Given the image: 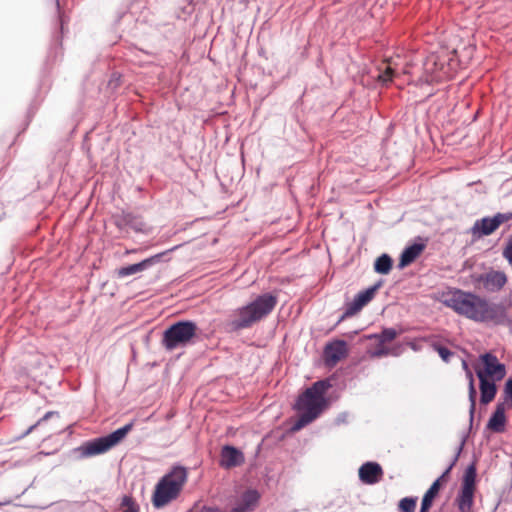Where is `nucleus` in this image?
Here are the masks:
<instances>
[{"mask_svg": "<svg viewBox=\"0 0 512 512\" xmlns=\"http://www.w3.org/2000/svg\"><path fill=\"white\" fill-rule=\"evenodd\" d=\"M54 414V412L52 411H49L47 412L41 419H39L34 425L30 426L29 429L27 430L26 434H29L31 433L38 425H40L41 422L43 421H46L47 419H49L52 415Z\"/></svg>", "mask_w": 512, "mask_h": 512, "instance_id": "72a5a7b5", "label": "nucleus"}, {"mask_svg": "<svg viewBox=\"0 0 512 512\" xmlns=\"http://www.w3.org/2000/svg\"><path fill=\"white\" fill-rule=\"evenodd\" d=\"M259 497L260 496L258 492L255 490L246 491L242 495L240 503L230 512H248L254 510L258 503Z\"/></svg>", "mask_w": 512, "mask_h": 512, "instance_id": "a211bd4d", "label": "nucleus"}, {"mask_svg": "<svg viewBox=\"0 0 512 512\" xmlns=\"http://www.w3.org/2000/svg\"><path fill=\"white\" fill-rule=\"evenodd\" d=\"M458 460V454L454 457L452 463L449 465V467L444 471V473L438 478L436 479L434 482H438L439 483V486L442 487L444 484L447 483L448 481V478H449V474L453 468V466L455 465V463L457 462Z\"/></svg>", "mask_w": 512, "mask_h": 512, "instance_id": "2f4dec72", "label": "nucleus"}, {"mask_svg": "<svg viewBox=\"0 0 512 512\" xmlns=\"http://www.w3.org/2000/svg\"><path fill=\"white\" fill-rule=\"evenodd\" d=\"M374 269L377 273L388 274L392 269V259L387 254L378 257L374 264Z\"/></svg>", "mask_w": 512, "mask_h": 512, "instance_id": "5701e85b", "label": "nucleus"}, {"mask_svg": "<svg viewBox=\"0 0 512 512\" xmlns=\"http://www.w3.org/2000/svg\"><path fill=\"white\" fill-rule=\"evenodd\" d=\"M378 80L383 84H387L391 82L395 75V68L392 66V61L388 60L383 63V67L379 68Z\"/></svg>", "mask_w": 512, "mask_h": 512, "instance_id": "4be33fe9", "label": "nucleus"}, {"mask_svg": "<svg viewBox=\"0 0 512 512\" xmlns=\"http://www.w3.org/2000/svg\"><path fill=\"white\" fill-rule=\"evenodd\" d=\"M359 478L365 484H376L383 477V469L376 462H366L359 468Z\"/></svg>", "mask_w": 512, "mask_h": 512, "instance_id": "ddd939ff", "label": "nucleus"}, {"mask_svg": "<svg viewBox=\"0 0 512 512\" xmlns=\"http://www.w3.org/2000/svg\"><path fill=\"white\" fill-rule=\"evenodd\" d=\"M482 366H475V372L480 373L483 378L500 381L506 375V367L500 363L498 358L492 353H485L480 356Z\"/></svg>", "mask_w": 512, "mask_h": 512, "instance_id": "1a4fd4ad", "label": "nucleus"}, {"mask_svg": "<svg viewBox=\"0 0 512 512\" xmlns=\"http://www.w3.org/2000/svg\"><path fill=\"white\" fill-rule=\"evenodd\" d=\"M244 461L241 451L233 446L226 445L221 450L220 465L224 468H232L239 466Z\"/></svg>", "mask_w": 512, "mask_h": 512, "instance_id": "4468645a", "label": "nucleus"}, {"mask_svg": "<svg viewBox=\"0 0 512 512\" xmlns=\"http://www.w3.org/2000/svg\"><path fill=\"white\" fill-rule=\"evenodd\" d=\"M505 405L503 403H498L496 405L495 411L490 417L487 427L493 432H503L505 428Z\"/></svg>", "mask_w": 512, "mask_h": 512, "instance_id": "f3484780", "label": "nucleus"}, {"mask_svg": "<svg viewBox=\"0 0 512 512\" xmlns=\"http://www.w3.org/2000/svg\"><path fill=\"white\" fill-rule=\"evenodd\" d=\"M364 306H362V304H360L358 301H356L355 299L351 302V303H348L347 304V307H346V310L344 312V314L341 316L339 322L343 321L345 318L347 317H351L353 315H355L356 313H358Z\"/></svg>", "mask_w": 512, "mask_h": 512, "instance_id": "cd10ccee", "label": "nucleus"}, {"mask_svg": "<svg viewBox=\"0 0 512 512\" xmlns=\"http://www.w3.org/2000/svg\"><path fill=\"white\" fill-rule=\"evenodd\" d=\"M433 298L457 314L477 322H490L496 325L508 321L507 309L503 303H490L486 299L460 289L448 288L434 293Z\"/></svg>", "mask_w": 512, "mask_h": 512, "instance_id": "f257e3e1", "label": "nucleus"}, {"mask_svg": "<svg viewBox=\"0 0 512 512\" xmlns=\"http://www.w3.org/2000/svg\"><path fill=\"white\" fill-rule=\"evenodd\" d=\"M328 387L325 381H317L299 396L295 408L300 415L292 427L293 431L302 429L322 413L326 406L324 395Z\"/></svg>", "mask_w": 512, "mask_h": 512, "instance_id": "f03ea898", "label": "nucleus"}, {"mask_svg": "<svg viewBox=\"0 0 512 512\" xmlns=\"http://www.w3.org/2000/svg\"><path fill=\"white\" fill-rule=\"evenodd\" d=\"M466 376L469 379V401H470V412H474L476 407V389L474 385L473 374L470 369H467Z\"/></svg>", "mask_w": 512, "mask_h": 512, "instance_id": "a878e982", "label": "nucleus"}, {"mask_svg": "<svg viewBox=\"0 0 512 512\" xmlns=\"http://www.w3.org/2000/svg\"><path fill=\"white\" fill-rule=\"evenodd\" d=\"M441 487L438 482H433L422 498L420 512H428L438 496Z\"/></svg>", "mask_w": 512, "mask_h": 512, "instance_id": "aec40b11", "label": "nucleus"}, {"mask_svg": "<svg viewBox=\"0 0 512 512\" xmlns=\"http://www.w3.org/2000/svg\"><path fill=\"white\" fill-rule=\"evenodd\" d=\"M425 249V245L422 243H414L404 249L401 254L399 266L406 267L414 262Z\"/></svg>", "mask_w": 512, "mask_h": 512, "instance_id": "6ab92c4d", "label": "nucleus"}, {"mask_svg": "<svg viewBox=\"0 0 512 512\" xmlns=\"http://www.w3.org/2000/svg\"><path fill=\"white\" fill-rule=\"evenodd\" d=\"M456 66L448 52L429 55L424 62V71L429 75L427 81L438 82L452 77Z\"/></svg>", "mask_w": 512, "mask_h": 512, "instance_id": "0eeeda50", "label": "nucleus"}, {"mask_svg": "<svg viewBox=\"0 0 512 512\" xmlns=\"http://www.w3.org/2000/svg\"><path fill=\"white\" fill-rule=\"evenodd\" d=\"M160 256L161 255L158 254L150 258H147L139 263L132 264L126 267H121L120 269L117 270V275L118 277L123 278L132 274L142 272L151 265H153L154 263H156L159 260Z\"/></svg>", "mask_w": 512, "mask_h": 512, "instance_id": "dca6fc26", "label": "nucleus"}, {"mask_svg": "<svg viewBox=\"0 0 512 512\" xmlns=\"http://www.w3.org/2000/svg\"><path fill=\"white\" fill-rule=\"evenodd\" d=\"M118 225L127 226L136 232H144L147 228L146 223L140 217L132 214H124Z\"/></svg>", "mask_w": 512, "mask_h": 512, "instance_id": "412c9836", "label": "nucleus"}, {"mask_svg": "<svg viewBox=\"0 0 512 512\" xmlns=\"http://www.w3.org/2000/svg\"><path fill=\"white\" fill-rule=\"evenodd\" d=\"M477 467L471 463L465 470L461 480L460 490L455 503L460 512H474V497L476 492Z\"/></svg>", "mask_w": 512, "mask_h": 512, "instance_id": "6e6552de", "label": "nucleus"}, {"mask_svg": "<svg viewBox=\"0 0 512 512\" xmlns=\"http://www.w3.org/2000/svg\"><path fill=\"white\" fill-rule=\"evenodd\" d=\"M479 281L483 287L490 292L501 290L507 283V276L502 271H489L480 276Z\"/></svg>", "mask_w": 512, "mask_h": 512, "instance_id": "f8f14e48", "label": "nucleus"}, {"mask_svg": "<svg viewBox=\"0 0 512 512\" xmlns=\"http://www.w3.org/2000/svg\"><path fill=\"white\" fill-rule=\"evenodd\" d=\"M364 306H362V304H360L358 301H356L355 299L351 302V303H348L347 304V307H346V310L344 312V314L341 316L339 322L343 321L345 318L347 317H351L353 315H355L356 313H358Z\"/></svg>", "mask_w": 512, "mask_h": 512, "instance_id": "c85d7f7f", "label": "nucleus"}, {"mask_svg": "<svg viewBox=\"0 0 512 512\" xmlns=\"http://www.w3.org/2000/svg\"><path fill=\"white\" fill-rule=\"evenodd\" d=\"M197 329V325L192 321L176 322L164 331L162 345L168 351L185 347L192 343Z\"/></svg>", "mask_w": 512, "mask_h": 512, "instance_id": "423d86ee", "label": "nucleus"}, {"mask_svg": "<svg viewBox=\"0 0 512 512\" xmlns=\"http://www.w3.org/2000/svg\"><path fill=\"white\" fill-rule=\"evenodd\" d=\"M432 346H433L434 350L437 351V353L439 354V356L442 358L443 361H445V362L450 361L451 356H453V352H451L445 346H442L437 343L433 344Z\"/></svg>", "mask_w": 512, "mask_h": 512, "instance_id": "7c9ffc66", "label": "nucleus"}, {"mask_svg": "<svg viewBox=\"0 0 512 512\" xmlns=\"http://www.w3.org/2000/svg\"><path fill=\"white\" fill-rule=\"evenodd\" d=\"M121 506L124 507L123 512H138L139 508L131 496L125 495L122 498Z\"/></svg>", "mask_w": 512, "mask_h": 512, "instance_id": "c756f323", "label": "nucleus"}, {"mask_svg": "<svg viewBox=\"0 0 512 512\" xmlns=\"http://www.w3.org/2000/svg\"><path fill=\"white\" fill-rule=\"evenodd\" d=\"M347 355V344L345 341L336 340L326 345L324 349V360L326 365L335 366Z\"/></svg>", "mask_w": 512, "mask_h": 512, "instance_id": "9b49d317", "label": "nucleus"}, {"mask_svg": "<svg viewBox=\"0 0 512 512\" xmlns=\"http://www.w3.org/2000/svg\"><path fill=\"white\" fill-rule=\"evenodd\" d=\"M276 304V296L269 293L260 295L250 304L236 310L229 325L233 330L248 328L270 314Z\"/></svg>", "mask_w": 512, "mask_h": 512, "instance_id": "20e7f679", "label": "nucleus"}, {"mask_svg": "<svg viewBox=\"0 0 512 512\" xmlns=\"http://www.w3.org/2000/svg\"><path fill=\"white\" fill-rule=\"evenodd\" d=\"M377 288L378 286H373L364 291H361L355 296L354 299L362 304V306H365L373 299Z\"/></svg>", "mask_w": 512, "mask_h": 512, "instance_id": "393cba45", "label": "nucleus"}, {"mask_svg": "<svg viewBox=\"0 0 512 512\" xmlns=\"http://www.w3.org/2000/svg\"><path fill=\"white\" fill-rule=\"evenodd\" d=\"M133 426L134 422H130L106 436L87 441L78 448V451L85 458L106 453L121 443Z\"/></svg>", "mask_w": 512, "mask_h": 512, "instance_id": "39448f33", "label": "nucleus"}, {"mask_svg": "<svg viewBox=\"0 0 512 512\" xmlns=\"http://www.w3.org/2000/svg\"><path fill=\"white\" fill-rule=\"evenodd\" d=\"M512 220V212L497 213L493 217H485L475 223L474 228L483 235H491L499 226Z\"/></svg>", "mask_w": 512, "mask_h": 512, "instance_id": "9d476101", "label": "nucleus"}, {"mask_svg": "<svg viewBox=\"0 0 512 512\" xmlns=\"http://www.w3.org/2000/svg\"><path fill=\"white\" fill-rule=\"evenodd\" d=\"M417 506L416 497H405L402 498L398 503V509L400 512H415Z\"/></svg>", "mask_w": 512, "mask_h": 512, "instance_id": "bb28decb", "label": "nucleus"}, {"mask_svg": "<svg viewBox=\"0 0 512 512\" xmlns=\"http://www.w3.org/2000/svg\"><path fill=\"white\" fill-rule=\"evenodd\" d=\"M188 479V471L183 466H174L156 484L152 503L156 508H162L177 499Z\"/></svg>", "mask_w": 512, "mask_h": 512, "instance_id": "7ed1b4c3", "label": "nucleus"}, {"mask_svg": "<svg viewBox=\"0 0 512 512\" xmlns=\"http://www.w3.org/2000/svg\"><path fill=\"white\" fill-rule=\"evenodd\" d=\"M389 354V349L386 348L385 345L380 344V342H377V345L374 349V351L371 352V355L373 357H382Z\"/></svg>", "mask_w": 512, "mask_h": 512, "instance_id": "473e14b6", "label": "nucleus"}, {"mask_svg": "<svg viewBox=\"0 0 512 512\" xmlns=\"http://www.w3.org/2000/svg\"><path fill=\"white\" fill-rule=\"evenodd\" d=\"M478 378L480 381V402L487 405L494 400L497 393L495 380L485 379L480 373H478Z\"/></svg>", "mask_w": 512, "mask_h": 512, "instance_id": "2eb2a0df", "label": "nucleus"}, {"mask_svg": "<svg viewBox=\"0 0 512 512\" xmlns=\"http://www.w3.org/2000/svg\"><path fill=\"white\" fill-rule=\"evenodd\" d=\"M397 335L398 332L394 328H385L381 333L370 335L368 338L375 339L377 342H380V344L385 345L386 343L393 341Z\"/></svg>", "mask_w": 512, "mask_h": 512, "instance_id": "b1692460", "label": "nucleus"}, {"mask_svg": "<svg viewBox=\"0 0 512 512\" xmlns=\"http://www.w3.org/2000/svg\"><path fill=\"white\" fill-rule=\"evenodd\" d=\"M463 368L465 369V371L469 369L468 364L465 361H463Z\"/></svg>", "mask_w": 512, "mask_h": 512, "instance_id": "f704fd0d", "label": "nucleus"}]
</instances>
